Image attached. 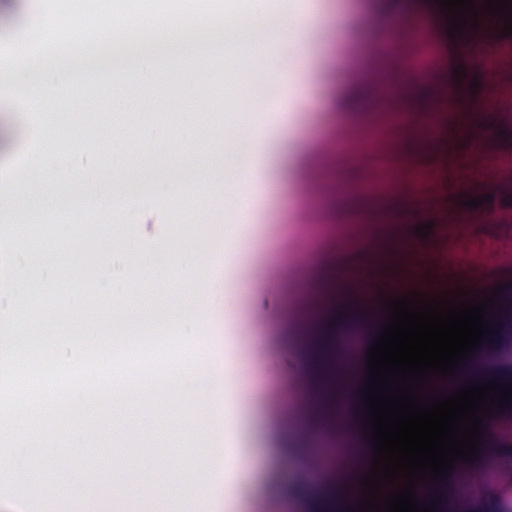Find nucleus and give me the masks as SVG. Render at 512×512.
I'll return each instance as SVG.
<instances>
[{
    "mask_svg": "<svg viewBox=\"0 0 512 512\" xmlns=\"http://www.w3.org/2000/svg\"><path fill=\"white\" fill-rule=\"evenodd\" d=\"M350 305L339 306L319 330L309 353V366L319 380L330 373V362L340 350L339 336L356 328L367 326L368 315L361 309H350Z\"/></svg>",
    "mask_w": 512,
    "mask_h": 512,
    "instance_id": "1",
    "label": "nucleus"
},
{
    "mask_svg": "<svg viewBox=\"0 0 512 512\" xmlns=\"http://www.w3.org/2000/svg\"><path fill=\"white\" fill-rule=\"evenodd\" d=\"M500 296L512 310V294ZM481 344L485 350L493 354L510 350L512 348V317L506 314L484 330Z\"/></svg>",
    "mask_w": 512,
    "mask_h": 512,
    "instance_id": "2",
    "label": "nucleus"
},
{
    "mask_svg": "<svg viewBox=\"0 0 512 512\" xmlns=\"http://www.w3.org/2000/svg\"><path fill=\"white\" fill-rule=\"evenodd\" d=\"M476 378L489 384H508L510 392L498 405V415L505 419H512V363L497 366H490L480 369Z\"/></svg>",
    "mask_w": 512,
    "mask_h": 512,
    "instance_id": "3",
    "label": "nucleus"
},
{
    "mask_svg": "<svg viewBox=\"0 0 512 512\" xmlns=\"http://www.w3.org/2000/svg\"><path fill=\"white\" fill-rule=\"evenodd\" d=\"M290 494L303 503H305L311 512H338L339 502L341 500L340 490L334 486H329V494L326 498H319L311 494L305 485L296 483L290 488Z\"/></svg>",
    "mask_w": 512,
    "mask_h": 512,
    "instance_id": "4",
    "label": "nucleus"
},
{
    "mask_svg": "<svg viewBox=\"0 0 512 512\" xmlns=\"http://www.w3.org/2000/svg\"><path fill=\"white\" fill-rule=\"evenodd\" d=\"M478 127L494 132L490 140L493 148L508 152L512 151V127L508 125L505 119H499L495 116L487 117L478 123Z\"/></svg>",
    "mask_w": 512,
    "mask_h": 512,
    "instance_id": "5",
    "label": "nucleus"
},
{
    "mask_svg": "<svg viewBox=\"0 0 512 512\" xmlns=\"http://www.w3.org/2000/svg\"><path fill=\"white\" fill-rule=\"evenodd\" d=\"M495 201V191H488L479 195L463 193L458 199V204L471 212L490 214L494 211Z\"/></svg>",
    "mask_w": 512,
    "mask_h": 512,
    "instance_id": "6",
    "label": "nucleus"
},
{
    "mask_svg": "<svg viewBox=\"0 0 512 512\" xmlns=\"http://www.w3.org/2000/svg\"><path fill=\"white\" fill-rule=\"evenodd\" d=\"M372 98V91L370 87L363 84H358L351 87L342 97L340 105L354 112L364 110Z\"/></svg>",
    "mask_w": 512,
    "mask_h": 512,
    "instance_id": "7",
    "label": "nucleus"
},
{
    "mask_svg": "<svg viewBox=\"0 0 512 512\" xmlns=\"http://www.w3.org/2000/svg\"><path fill=\"white\" fill-rule=\"evenodd\" d=\"M316 282L318 289L324 293H330L333 288L340 287L344 295L353 299L356 298L353 288L347 285H342L338 277L333 274L324 273L317 279Z\"/></svg>",
    "mask_w": 512,
    "mask_h": 512,
    "instance_id": "8",
    "label": "nucleus"
},
{
    "mask_svg": "<svg viewBox=\"0 0 512 512\" xmlns=\"http://www.w3.org/2000/svg\"><path fill=\"white\" fill-rule=\"evenodd\" d=\"M482 230L495 238H501L509 233L510 225L506 220L488 219L482 225Z\"/></svg>",
    "mask_w": 512,
    "mask_h": 512,
    "instance_id": "9",
    "label": "nucleus"
},
{
    "mask_svg": "<svg viewBox=\"0 0 512 512\" xmlns=\"http://www.w3.org/2000/svg\"><path fill=\"white\" fill-rule=\"evenodd\" d=\"M434 228H435V223L433 221H428V222L418 225L415 228V234L419 238L426 240L431 236Z\"/></svg>",
    "mask_w": 512,
    "mask_h": 512,
    "instance_id": "10",
    "label": "nucleus"
},
{
    "mask_svg": "<svg viewBox=\"0 0 512 512\" xmlns=\"http://www.w3.org/2000/svg\"><path fill=\"white\" fill-rule=\"evenodd\" d=\"M438 486L441 494H446L451 490V471L450 469L445 470L438 479Z\"/></svg>",
    "mask_w": 512,
    "mask_h": 512,
    "instance_id": "11",
    "label": "nucleus"
},
{
    "mask_svg": "<svg viewBox=\"0 0 512 512\" xmlns=\"http://www.w3.org/2000/svg\"><path fill=\"white\" fill-rule=\"evenodd\" d=\"M496 190L500 193L501 204L505 208H512V189H508L503 185L496 186Z\"/></svg>",
    "mask_w": 512,
    "mask_h": 512,
    "instance_id": "12",
    "label": "nucleus"
},
{
    "mask_svg": "<svg viewBox=\"0 0 512 512\" xmlns=\"http://www.w3.org/2000/svg\"><path fill=\"white\" fill-rule=\"evenodd\" d=\"M484 86V81L480 75H475L472 77L469 83V91L473 96H478Z\"/></svg>",
    "mask_w": 512,
    "mask_h": 512,
    "instance_id": "13",
    "label": "nucleus"
},
{
    "mask_svg": "<svg viewBox=\"0 0 512 512\" xmlns=\"http://www.w3.org/2000/svg\"><path fill=\"white\" fill-rule=\"evenodd\" d=\"M467 74H468L467 68L463 64H460L458 67H456L454 69L453 76H454V80L458 86L463 85L464 80L467 77Z\"/></svg>",
    "mask_w": 512,
    "mask_h": 512,
    "instance_id": "14",
    "label": "nucleus"
},
{
    "mask_svg": "<svg viewBox=\"0 0 512 512\" xmlns=\"http://www.w3.org/2000/svg\"><path fill=\"white\" fill-rule=\"evenodd\" d=\"M499 295H512V280L500 288Z\"/></svg>",
    "mask_w": 512,
    "mask_h": 512,
    "instance_id": "15",
    "label": "nucleus"
},
{
    "mask_svg": "<svg viewBox=\"0 0 512 512\" xmlns=\"http://www.w3.org/2000/svg\"><path fill=\"white\" fill-rule=\"evenodd\" d=\"M334 394L329 395V399L327 401V406H331L332 400L334 399Z\"/></svg>",
    "mask_w": 512,
    "mask_h": 512,
    "instance_id": "16",
    "label": "nucleus"
},
{
    "mask_svg": "<svg viewBox=\"0 0 512 512\" xmlns=\"http://www.w3.org/2000/svg\"><path fill=\"white\" fill-rule=\"evenodd\" d=\"M399 0H389L391 6H394L398 3Z\"/></svg>",
    "mask_w": 512,
    "mask_h": 512,
    "instance_id": "17",
    "label": "nucleus"
},
{
    "mask_svg": "<svg viewBox=\"0 0 512 512\" xmlns=\"http://www.w3.org/2000/svg\"><path fill=\"white\" fill-rule=\"evenodd\" d=\"M373 446H376L378 444V441H372Z\"/></svg>",
    "mask_w": 512,
    "mask_h": 512,
    "instance_id": "18",
    "label": "nucleus"
}]
</instances>
